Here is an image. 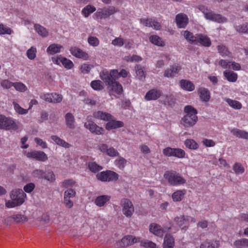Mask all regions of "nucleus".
Returning <instances> with one entry per match:
<instances>
[{"instance_id":"1","label":"nucleus","mask_w":248,"mask_h":248,"mask_svg":"<svg viewBox=\"0 0 248 248\" xmlns=\"http://www.w3.org/2000/svg\"><path fill=\"white\" fill-rule=\"evenodd\" d=\"M11 200L5 201V206L8 208H12L21 205L27 198L26 194L21 189H15L10 193Z\"/></svg>"},{"instance_id":"2","label":"nucleus","mask_w":248,"mask_h":248,"mask_svg":"<svg viewBox=\"0 0 248 248\" xmlns=\"http://www.w3.org/2000/svg\"><path fill=\"white\" fill-rule=\"evenodd\" d=\"M185 115L182 118L181 124L185 127L193 126L198 121L197 110L190 105L186 106L184 108Z\"/></svg>"},{"instance_id":"3","label":"nucleus","mask_w":248,"mask_h":248,"mask_svg":"<svg viewBox=\"0 0 248 248\" xmlns=\"http://www.w3.org/2000/svg\"><path fill=\"white\" fill-rule=\"evenodd\" d=\"M164 178L168 184L172 186H178L184 185L186 180L179 173L175 171H167L164 174Z\"/></svg>"},{"instance_id":"4","label":"nucleus","mask_w":248,"mask_h":248,"mask_svg":"<svg viewBox=\"0 0 248 248\" xmlns=\"http://www.w3.org/2000/svg\"><path fill=\"white\" fill-rule=\"evenodd\" d=\"M18 128V126L15 120L0 114V129L16 130Z\"/></svg>"},{"instance_id":"5","label":"nucleus","mask_w":248,"mask_h":248,"mask_svg":"<svg viewBox=\"0 0 248 248\" xmlns=\"http://www.w3.org/2000/svg\"><path fill=\"white\" fill-rule=\"evenodd\" d=\"M118 71L117 70H111L110 71L103 70L100 73V78L108 86L114 80L118 79Z\"/></svg>"},{"instance_id":"6","label":"nucleus","mask_w":248,"mask_h":248,"mask_svg":"<svg viewBox=\"0 0 248 248\" xmlns=\"http://www.w3.org/2000/svg\"><path fill=\"white\" fill-rule=\"evenodd\" d=\"M97 179L102 182L116 181L119 178V175L111 170L103 171L96 174Z\"/></svg>"},{"instance_id":"7","label":"nucleus","mask_w":248,"mask_h":248,"mask_svg":"<svg viewBox=\"0 0 248 248\" xmlns=\"http://www.w3.org/2000/svg\"><path fill=\"white\" fill-rule=\"evenodd\" d=\"M120 204L124 215L127 217H131L135 210L132 202L128 199L124 198L121 201Z\"/></svg>"},{"instance_id":"8","label":"nucleus","mask_w":248,"mask_h":248,"mask_svg":"<svg viewBox=\"0 0 248 248\" xmlns=\"http://www.w3.org/2000/svg\"><path fill=\"white\" fill-rule=\"evenodd\" d=\"M176 223L179 226L182 230L185 231L188 228L189 223H195L196 219L194 217L190 216H181L177 217L174 219Z\"/></svg>"},{"instance_id":"9","label":"nucleus","mask_w":248,"mask_h":248,"mask_svg":"<svg viewBox=\"0 0 248 248\" xmlns=\"http://www.w3.org/2000/svg\"><path fill=\"white\" fill-rule=\"evenodd\" d=\"M118 11V9L114 6H109L106 8H99L95 13L97 18H106Z\"/></svg>"},{"instance_id":"10","label":"nucleus","mask_w":248,"mask_h":248,"mask_svg":"<svg viewBox=\"0 0 248 248\" xmlns=\"http://www.w3.org/2000/svg\"><path fill=\"white\" fill-rule=\"evenodd\" d=\"M24 155L28 158L42 162H45L48 159L47 155L44 152L40 151H26L24 152Z\"/></svg>"},{"instance_id":"11","label":"nucleus","mask_w":248,"mask_h":248,"mask_svg":"<svg viewBox=\"0 0 248 248\" xmlns=\"http://www.w3.org/2000/svg\"><path fill=\"white\" fill-rule=\"evenodd\" d=\"M40 97L47 102L53 103H60L62 99V95L56 93H45Z\"/></svg>"},{"instance_id":"12","label":"nucleus","mask_w":248,"mask_h":248,"mask_svg":"<svg viewBox=\"0 0 248 248\" xmlns=\"http://www.w3.org/2000/svg\"><path fill=\"white\" fill-rule=\"evenodd\" d=\"M205 18L206 19L219 23H224L227 21V18L224 16L220 14H216L211 10L208 12V14H205Z\"/></svg>"},{"instance_id":"13","label":"nucleus","mask_w":248,"mask_h":248,"mask_svg":"<svg viewBox=\"0 0 248 248\" xmlns=\"http://www.w3.org/2000/svg\"><path fill=\"white\" fill-rule=\"evenodd\" d=\"M85 127L89 129L92 133H94L96 135H101L104 132V129L98 126L93 122L91 121H88L84 124Z\"/></svg>"},{"instance_id":"14","label":"nucleus","mask_w":248,"mask_h":248,"mask_svg":"<svg viewBox=\"0 0 248 248\" xmlns=\"http://www.w3.org/2000/svg\"><path fill=\"white\" fill-rule=\"evenodd\" d=\"M110 95H114L115 93L120 94L123 91L122 85L117 81L114 80L108 86Z\"/></svg>"},{"instance_id":"15","label":"nucleus","mask_w":248,"mask_h":248,"mask_svg":"<svg viewBox=\"0 0 248 248\" xmlns=\"http://www.w3.org/2000/svg\"><path fill=\"white\" fill-rule=\"evenodd\" d=\"M70 51L72 55L79 59H81L83 60H87L89 59V55L77 46L71 47Z\"/></svg>"},{"instance_id":"16","label":"nucleus","mask_w":248,"mask_h":248,"mask_svg":"<svg viewBox=\"0 0 248 248\" xmlns=\"http://www.w3.org/2000/svg\"><path fill=\"white\" fill-rule=\"evenodd\" d=\"M162 94L161 90L157 89H153L149 90L145 94L144 99L147 101L155 100L159 98Z\"/></svg>"},{"instance_id":"17","label":"nucleus","mask_w":248,"mask_h":248,"mask_svg":"<svg viewBox=\"0 0 248 248\" xmlns=\"http://www.w3.org/2000/svg\"><path fill=\"white\" fill-rule=\"evenodd\" d=\"M140 238L133 235H128L124 236L122 239L121 243L122 247L129 246L136 243L139 242Z\"/></svg>"},{"instance_id":"18","label":"nucleus","mask_w":248,"mask_h":248,"mask_svg":"<svg viewBox=\"0 0 248 248\" xmlns=\"http://www.w3.org/2000/svg\"><path fill=\"white\" fill-rule=\"evenodd\" d=\"M140 23L147 27H151L156 30H159L161 28L160 24L155 19L152 18H141Z\"/></svg>"},{"instance_id":"19","label":"nucleus","mask_w":248,"mask_h":248,"mask_svg":"<svg viewBox=\"0 0 248 248\" xmlns=\"http://www.w3.org/2000/svg\"><path fill=\"white\" fill-rule=\"evenodd\" d=\"M124 126V123L120 121H117L114 117L112 116L111 120L108 121L106 124L105 128L108 130L122 127Z\"/></svg>"},{"instance_id":"20","label":"nucleus","mask_w":248,"mask_h":248,"mask_svg":"<svg viewBox=\"0 0 248 248\" xmlns=\"http://www.w3.org/2000/svg\"><path fill=\"white\" fill-rule=\"evenodd\" d=\"M176 22L179 28H184L188 22L187 16L184 14L180 13L176 16Z\"/></svg>"},{"instance_id":"21","label":"nucleus","mask_w":248,"mask_h":248,"mask_svg":"<svg viewBox=\"0 0 248 248\" xmlns=\"http://www.w3.org/2000/svg\"><path fill=\"white\" fill-rule=\"evenodd\" d=\"M149 231L154 235L161 237L166 230L163 229L158 224L153 223L149 226Z\"/></svg>"},{"instance_id":"22","label":"nucleus","mask_w":248,"mask_h":248,"mask_svg":"<svg viewBox=\"0 0 248 248\" xmlns=\"http://www.w3.org/2000/svg\"><path fill=\"white\" fill-rule=\"evenodd\" d=\"M181 69V67L180 65L174 64L164 71V76L167 78H173L179 72Z\"/></svg>"},{"instance_id":"23","label":"nucleus","mask_w":248,"mask_h":248,"mask_svg":"<svg viewBox=\"0 0 248 248\" xmlns=\"http://www.w3.org/2000/svg\"><path fill=\"white\" fill-rule=\"evenodd\" d=\"M198 44L208 47L211 45V41L210 38L206 35L199 33L198 34V38L196 45Z\"/></svg>"},{"instance_id":"24","label":"nucleus","mask_w":248,"mask_h":248,"mask_svg":"<svg viewBox=\"0 0 248 248\" xmlns=\"http://www.w3.org/2000/svg\"><path fill=\"white\" fill-rule=\"evenodd\" d=\"M111 197L109 195H103L98 196L96 198L94 203L99 206L102 207L105 205L110 200Z\"/></svg>"},{"instance_id":"25","label":"nucleus","mask_w":248,"mask_h":248,"mask_svg":"<svg viewBox=\"0 0 248 248\" xmlns=\"http://www.w3.org/2000/svg\"><path fill=\"white\" fill-rule=\"evenodd\" d=\"M63 46L58 44H52L48 46L46 49V52L50 55H54L60 53Z\"/></svg>"},{"instance_id":"26","label":"nucleus","mask_w":248,"mask_h":248,"mask_svg":"<svg viewBox=\"0 0 248 248\" xmlns=\"http://www.w3.org/2000/svg\"><path fill=\"white\" fill-rule=\"evenodd\" d=\"M112 115L107 112L98 111L93 113V117L98 119L108 122L111 120Z\"/></svg>"},{"instance_id":"27","label":"nucleus","mask_w":248,"mask_h":248,"mask_svg":"<svg viewBox=\"0 0 248 248\" xmlns=\"http://www.w3.org/2000/svg\"><path fill=\"white\" fill-rule=\"evenodd\" d=\"M183 32V35L187 41L190 44H196L198 34L194 35L193 33L188 31H185Z\"/></svg>"},{"instance_id":"28","label":"nucleus","mask_w":248,"mask_h":248,"mask_svg":"<svg viewBox=\"0 0 248 248\" xmlns=\"http://www.w3.org/2000/svg\"><path fill=\"white\" fill-rule=\"evenodd\" d=\"M65 124L70 129H73L75 128V119L74 115L71 113H67L65 115Z\"/></svg>"},{"instance_id":"29","label":"nucleus","mask_w":248,"mask_h":248,"mask_svg":"<svg viewBox=\"0 0 248 248\" xmlns=\"http://www.w3.org/2000/svg\"><path fill=\"white\" fill-rule=\"evenodd\" d=\"M9 220H13L17 223H24L28 221V218L22 214H16L7 218Z\"/></svg>"},{"instance_id":"30","label":"nucleus","mask_w":248,"mask_h":248,"mask_svg":"<svg viewBox=\"0 0 248 248\" xmlns=\"http://www.w3.org/2000/svg\"><path fill=\"white\" fill-rule=\"evenodd\" d=\"M179 83L181 87L185 90L192 91L195 89L194 85L189 80L182 79L180 81Z\"/></svg>"},{"instance_id":"31","label":"nucleus","mask_w":248,"mask_h":248,"mask_svg":"<svg viewBox=\"0 0 248 248\" xmlns=\"http://www.w3.org/2000/svg\"><path fill=\"white\" fill-rule=\"evenodd\" d=\"M175 242L173 237L170 234H167L164 237L163 248H173Z\"/></svg>"},{"instance_id":"32","label":"nucleus","mask_w":248,"mask_h":248,"mask_svg":"<svg viewBox=\"0 0 248 248\" xmlns=\"http://www.w3.org/2000/svg\"><path fill=\"white\" fill-rule=\"evenodd\" d=\"M231 133L234 136L248 140V132L237 128H233L231 131Z\"/></svg>"},{"instance_id":"33","label":"nucleus","mask_w":248,"mask_h":248,"mask_svg":"<svg viewBox=\"0 0 248 248\" xmlns=\"http://www.w3.org/2000/svg\"><path fill=\"white\" fill-rule=\"evenodd\" d=\"M186 193V190H177L172 194V199L174 202H180L184 198Z\"/></svg>"},{"instance_id":"34","label":"nucleus","mask_w":248,"mask_h":248,"mask_svg":"<svg viewBox=\"0 0 248 248\" xmlns=\"http://www.w3.org/2000/svg\"><path fill=\"white\" fill-rule=\"evenodd\" d=\"M200 99L204 102H207L210 98V93L208 89L201 88L199 90Z\"/></svg>"},{"instance_id":"35","label":"nucleus","mask_w":248,"mask_h":248,"mask_svg":"<svg viewBox=\"0 0 248 248\" xmlns=\"http://www.w3.org/2000/svg\"><path fill=\"white\" fill-rule=\"evenodd\" d=\"M51 139L55 142L58 145L61 146L65 148H69L71 145L69 143L66 142L65 140L61 139L59 137L52 135L51 136Z\"/></svg>"},{"instance_id":"36","label":"nucleus","mask_w":248,"mask_h":248,"mask_svg":"<svg viewBox=\"0 0 248 248\" xmlns=\"http://www.w3.org/2000/svg\"><path fill=\"white\" fill-rule=\"evenodd\" d=\"M225 78L230 82H234L238 78L237 74L232 71L226 70L223 72Z\"/></svg>"},{"instance_id":"37","label":"nucleus","mask_w":248,"mask_h":248,"mask_svg":"<svg viewBox=\"0 0 248 248\" xmlns=\"http://www.w3.org/2000/svg\"><path fill=\"white\" fill-rule=\"evenodd\" d=\"M219 246L218 241H205L202 243L200 248H217Z\"/></svg>"},{"instance_id":"38","label":"nucleus","mask_w":248,"mask_h":248,"mask_svg":"<svg viewBox=\"0 0 248 248\" xmlns=\"http://www.w3.org/2000/svg\"><path fill=\"white\" fill-rule=\"evenodd\" d=\"M96 10V8L91 5H88L86 6L81 11V13L85 17H88L89 15Z\"/></svg>"},{"instance_id":"39","label":"nucleus","mask_w":248,"mask_h":248,"mask_svg":"<svg viewBox=\"0 0 248 248\" xmlns=\"http://www.w3.org/2000/svg\"><path fill=\"white\" fill-rule=\"evenodd\" d=\"M150 41L153 44L163 46H165V42L162 39L157 35H152L149 38Z\"/></svg>"},{"instance_id":"40","label":"nucleus","mask_w":248,"mask_h":248,"mask_svg":"<svg viewBox=\"0 0 248 248\" xmlns=\"http://www.w3.org/2000/svg\"><path fill=\"white\" fill-rule=\"evenodd\" d=\"M87 166L90 170L93 173H96L103 169L102 166L98 165L95 162H89L87 163Z\"/></svg>"},{"instance_id":"41","label":"nucleus","mask_w":248,"mask_h":248,"mask_svg":"<svg viewBox=\"0 0 248 248\" xmlns=\"http://www.w3.org/2000/svg\"><path fill=\"white\" fill-rule=\"evenodd\" d=\"M185 146L188 149L196 150L199 148L198 144L193 139H187L185 141Z\"/></svg>"},{"instance_id":"42","label":"nucleus","mask_w":248,"mask_h":248,"mask_svg":"<svg viewBox=\"0 0 248 248\" xmlns=\"http://www.w3.org/2000/svg\"><path fill=\"white\" fill-rule=\"evenodd\" d=\"M91 86L94 90L100 91L104 89V83L100 80L92 81L91 83Z\"/></svg>"},{"instance_id":"43","label":"nucleus","mask_w":248,"mask_h":248,"mask_svg":"<svg viewBox=\"0 0 248 248\" xmlns=\"http://www.w3.org/2000/svg\"><path fill=\"white\" fill-rule=\"evenodd\" d=\"M225 101L230 107L234 109H240L242 108L241 103L238 101L232 100L230 98L226 99Z\"/></svg>"},{"instance_id":"44","label":"nucleus","mask_w":248,"mask_h":248,"mask_svg":"<svg viewBox=\"0 0 248 248\" xmlns=\"http://www.w3.org/2000/svg\"><path fill=\"white\" fill-rule=\"evenodd\" d=\"M14 109L16 112L19 114L24 115L26 114L28 112V109H25L22 108L18 103L14 101L13 102Z\"/></svg>"},{"instance_id":"45","label":"nucleus","mask_w":248,"mask_h":248,"mask_svg":"<svg viewBox=\"0 0 248 248\" xmlns=\"http://www.w3.org/2000/svg\"><path fill=\"white\" fill-rule=\"evenodd\" d=\"M34 28L36 31L40 35L43 37H46L48 35V31L44 27L38 24H35Z\"/></svg>"},{"instance_id":"46","label":"nucleus","mask_w":248,"mask_h":248,"mask_svg":"<svg viewBox=\"0 0 248 248\" xmlns=\"http://www.w3.org/2000/svg\"><path fill=\"white\" fill-rule=\"evenodd\" d=\"M217 50L218 53L222 57H230L231 52L228 50V48L224 45H219L217 46Z\"/></svg>"},{"instance_id":"47","label":"nucleus","mask_w":248,"mask_h":248,"mask_svg":"<svg viewBox=\"0 0 248 248\" xmlns=\"http://www.w3.org/2000/svg\"><path fill=\"white\" fill-rule=\"evenodd\" d=\"M235 28L237 32L248 34V23L247 22L243 23L240 25H236Z\"/></svg>"},{"instance_id":"48","label":"nucleus","mask_w":248,"mask_h":248,"mask_svg":"<svg viewBox=\"0 0 248 248\" xmlns=\"http://www.w3.org/2000/svg\"><path fill=\"white\" fill-rule=\"evenodd\" d=\"M137 76L140 80H143L145 78V74L143 70V68L140 65H137L135 67Z\"/></svg>"},{"instance_id":"49","label":"nucleus","mask_w":248,"mask_h":248,"mask_svg":"<svg viewBox=\"0 0 248 248\" xmlns=\"http://www.w3.org/2000/svg\"><path fill=\"white\" fill-rule=\"evenodd\" d=\"M14 87L17 91L19 92H25L28 90L27 87L21 82H14Z\"/></svg>"},{"instance_id":"50","label":"nucleus","mask_w":248,"mask_h":248,"mask_svg":"<svg viewBox=\"0 0 248 248\" xmlns=\"http://www.w3.org/2000/svg\"><path fill=\"white\" fill-rule=\"evenodd\" d=\"M185 151L181 148H174L172 156L176 157L179 158H183L185 157Z\"/></svg>"},{"instance_id":"51","label":"nucleus","mask_w":248,"mask_h":248,"mask_svg":"<svg viewBox=\"0 0 248 248\" xmlns=\"http://www.w3.org/2000/svg\"><path fill=\"white\" fill-rule=\"evenodd\" d=\"M124 59L127 62H139L142 60L141 57L136 55L125 56Z\"/></svg>"},{"instance_id":"52","label":"nucleus","mask_w":248,"mask_h":248,"mask_svg":"<svg viewBox=\"0 0 248 248\" xmlns=\"http://www.w3.org/2000/svg\"><path fill=\"white\" fill-rule=\"evenodd\" d=\"M36 48L32 46L27 50V56L29 59L33 60L36 57Z\"/></svg>"},{"instance_id":"53","label":"nucleus","mask_w":248,"mask_h":248,"mask_svg":"<svg viewBox=\"0 0 248 248\" xmlns=\"http://www.w3.org/2000/svg\"><path fill=\"white\" fill-rule=\"evenodd\" d=\"M88 42L90 46L94 47L98 46L99 44V39L93 36H90L88 37Z\"/></svg>"},{"instance_id":"54","label":"nucleus","mask_w":248,"mask_h":248,"mask_svg":"<svg viewBox=\"0 0 248 248\" xmlns=\"http://www.w3.org/2000/svg\"><path fill=\"white\" fill-rule=\"evenodd\" d=\"M62 60V64L67 69H70L74 66V64L71 60L63 57Z\"/></svg>"},{"instance_id":"55","label":"nucleus","mask_w":248,"mask_h":248,"mask_svg":"<svg viewBox=\"0 0 248 248\" xmlns=\"http://www.w3.org/2000/svg\"><path fill=\"white\" fill-rule=\"evenodd\" d=\"M233 170L236 174H242L245 170L244 167L239 163H236L234 164Z\"/></svg>"},{"instance_id":"56","label":"nucleus","mask_w":248,"mask_h":248,"mask_svg":"<svg viewBox=\"0 0 248 248\" xmlns=\"http://www.w3.org/2000/svg\"><path fill=\"white\" fill-rule=\"evenodd\" d=\"M12 32V30L8 27L0 24V34H11Z\"/></svg>"},{"instance_id":"57","label":"nucleus","mask_w":248,"mask_h":248,"mask_svg":"<svg viewBox=\"0 0 248 248\" xmlns=\"http://www.w3.org/2000/svg\"><path fill=\"white\" fill-rule=\"evenodd\" d=\"M126 160L123 157H119L115 161V165L120 169H123L125 167Z\"/></svg>"},{"instance_id":"58","label":"nucleus","mask_w":248,"mask_h":248,"mask_svg":"<svg viewBox=\"0 0 248 248\" xmlns=\"http://www.w3.org/2000/svg\"><path fill=\"white\" fill-rule=\"evenodd\" d=\"M140 245L145 248H156V244L151 241H142L140 242Z\"/></svg>"},{"instance_id":"59","label":"nucleus","mask_w":248,"mask_h":248,"mask_svg":"<svg viewBox=\"0 0 248 248\" xmlns=\"http://www.w3.org/2000/svg\"><path fill=\"white\" fill-rule=\"evenodd\" d=\"M76 184V182L73 179L65 180L62 183V186L64 188L73 187Z\"/></svg>"},{"instance_id":"60","label":"nucleus","mask_w":248,"mask_h":248,"mask_svg":"<svg viewBox=\"0 0 248 248\" xmlns=\"http://www.w3.org/2000/svg\"><path fill=\"white\" fill-rule=\"evenodd\" d=\"M34 141L37 145L40 146L43 149H46L47 147L46 142L40 138H35Z\"/></svg>"},{"instance_id":"61","label":"nucleus","mask_w":248,"mask_h":248,"mask_svg":"<svg viewBox=\"0 0 248 248\" xmlns=\"http://www.w3.org/2000/svg\"><path fill=\"white\" fill-rule=\"evenodd\" d=\"M93 67V66L91 64L88 63H84L83 64L81 65L80 70L83 74H88Z\"/></svg>"},{"instance_id":"62","label":"nucleus","mask_w":248,"mask_h":248,"mask_svg":"<svg viewBox=\"0 0 248 248\" xmlns=\"http://www.w3.org/2000/svg\"><path fill=\"white\" fill-rule=\"evenodd\" d=\"M76 194V191L74 189L69 188L64 191L63 197H65L66 198H68L71 199L75 197Z\"/></svg>"},{"instance_id":"63","label":"nucleus","mask_w":248,"mask_h":248,"mask_svg":"<svg viewBox=\"0 0 248 248\" xmlns=\"http://www.w3.org/2000/svg\"><path fill=\"white\" fill-rule=\"evenodd\" d=\"M14 82H12L8 79H5L1 82V86L5 89H8L11 87L14 86Z\"/></svg>"},{"instance_id":"64","label":"nucleus","mask_w":248,"mask_h":248,"mask_svg":"<svg viewBox=\"0 0 248 248\" xmlns=\"http://www.w3.org/2000/svg\"><path fill=\"white\" fill-rule=\"evenodd\" d=\"M233 245L237 248H243L245 247V238L236 240L234 242Z\"/></svg>"}]
</instances>
